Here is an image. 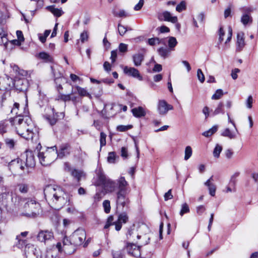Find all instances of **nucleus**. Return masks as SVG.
<instances>
[{"instance_id": "obj_53", "label": "nucleus", "mask_w": 258, "mask_h": 258, "mask_svg": "<svg viewBox=\"0 0 258 258\" xmlns=\"http://www.w3.org/2000/svg\"><path fill=\"white\" fill-rule=\"evenodd\" d=\"M51 71L53 73L55 81L56 79H59L62 76V74H61L59 71L56 72V71L53 68V67H51Z\"/></svg>"}, {"instance_id": "obj_29", "label": "nucleus", "mask_w": 258, "mask_h": 258, "mask_svg": "<svg viewBox=\"0 0 258 258\" xmlns=\"http://www.w3.org/2000/svg\"><path fill=\"white\" fill-rule=\"evenodd\" d=\"M38 56L40 58L44 60L45 62H51L53 60V57L48 53L45 52H40L38 54Z\"/></svg>"}, {"instance_id": "obj_42", "label": "nucleus", "mask_w": 258, "mask_h": 258, "mask_svg": "<svg viewBox=\"0 0 258 258\" xmlns=\"http://www.w3.org/2000/svg\"><path fill=\"white\" fill-rule=\"evenodd\" d=\"M223 104L222 102H220L219 103L217 107L215 109V110L214 111L213 114L214 115L218 114L220 113H224V110L223 109Z\"/></svg>"}, {"instance_id": "obj_23", "label": "nucleus", "mask_w": 258, "mask_h": 258, "mask_svg": "<svg viewBox=\"0 0 258 258\" xmlns=\"http://www.w3.org/2000/svg\"><path fill=\"white\" fill-rule=\"evenodd\" d=\"M213 180V176H212L205 183V185L208 187L209 192L211 196H214L216 192V186L211 183V181Z\"/></svg>"}, {"instance_id": "obj_50", "label": "nucleus", "mask_w": 258, "mask_h": 258, "mask_svg": "<svg viewBox=\"0 0 258 258\" xmlns=\"http://www.w3.org/2000/svg\"><path fill=\"white\" fill-rule=\"evenodd\" d=\"M133 127L132 125H120L117 127V130L119 132H125Z\"/></svg>"}, {"instance_id": "obj_30", "label": "nucleus", "mask_w": 258, "mask_h": 258, "mask_svg": "<svg viewBox=\"0 0 258 258\" xmlns=\"http://www.w3.org/2000/svg\"><path fill=\"white\" fill-rule=\"evenodd\" d=\"M71 175L75 178L77 179V181L80 182L82 177L83 176V172L76 169H74L71 171ZM80 185L79 183L78 185Z\"/></svg>"}, {"instance_id": "obj_58", "label": "nucleus", "mask_w": 258, "mask_h": 258, "mask_svg": "<svg viewBox=\"0 0 258 258\" xmlns=\"http://www.w3.org/2000/svg\"><path fill=\"white\" fill-rule=\"evenodd\" d=\"M225 35V32L224 31L222 27H220L219 30V43H221L223 41V37Z\"/></svg>"}, {"instance_id": "obj_57", "label": "nucleus", "mask_w": 258, "mask_h": 258, "mask_svg": "<svg viewBox=\"0 0 258 258\" xmlns=\"http://www.w3.org/2000/svg\"><path fill=\"white\" fill-rule=\"evenodd\" d=\"M59 98L61 100H63L64 102L71 101L70 94H60L59 95Z\"/></svg>"}, {"instance_id": "obj_62", "label": "nucleus", "mask_w": 258, "mask_h": 258, "mask_svg": "<svg viewBox=\"0 0 258 258\" xmlns=\"http://www.w3.org/2000/svg\"><path fill=\"white\" fill-rule=\"evenodd\" d=\"M239 72H240V70L239 69L236 68V69H234V70H233L232 71L231 74L232 79L234 80H236L238 77L237 74Z\"/></svg>"}, {"instance_id": "obj_61", "label": "nucleus", "mask_w": 258, "mask_h": 258, "mask_svg": "<svg viewBox=\"0 0 258 258\" xmlns=\"http://www.w3.org/2000/svg\"><path fill=\"white\" fill-rule=\"evenodd\" d=\"M88 35L86 31H84L83 33L81 34L80 35V39L82 42H84L85 41L88 40Z\"/></svg>"}, {"instance_id": "obj_13", "label": "nucleus", "mask_w": 258, "mask_h": 258, "mask_svg": "<svg viewBox=\"0 0 258 258\" xmlns=\"http://www.w3.org/2000/svg\"><path fill=\"white\" fill-rule=\"evenodd\" d=\"M158 111L160 115H165L170 110L173 109V106L167 103L164 100H160L158 103Z\"/></svg>"}, {"instance_id": "obj_35", "label": "nucleus", "mask_w": 258, "mask_h": 258, "mask_svg": "<svg viewBox=\"0 0 258 258\" xmlns=\"http://www.w3.org/2000/svg\"><path fill=\"white\" fill-rule=\"evenodd\" d=\"M127 30H132L131 28H127L126 27L120 24H118V32L121 36H123L126 33Z\"/></svg>"}, {"instance_id": "obj_46", "label": "nucleus", "mask_w": 258, "mask_h": 258, "mask_svg": "<svg viewBox=\"0 0 258 258\" xmlns=\"http://www.w3.org/2000/svg\"><path fill=\"white\" fill-rule=\"evenodd\" d=\"M103 206L104 212L106 213H109L110 211V203L109 200H105L103 203Z\"/></svg>"}, {"instance_id": "obj_41", "label": "nucleus", "mask_w": 258, "mask_h": 258, "mask_svg": "<svg viewBox=\"0 0 258 258\" xmlns=\"http://www.w3.org/2000/svg\"><path fill=\"white\" fill-rule=\"evenodd\" d=\"M189 208L186 203H184L181 205V209L180 211V216H183L185 213L189 212Z\"/></svg>"}, {"instance_id": "obj_18", "label": "nucleus", "mask_w": 258, "mask_h": 258, "mask_svg": "<svg viewBox=\"0 0 258 258\" xmlns=\"http://www.w3.org/2000/svg\"><path fill=\"white\" fill-rule=\"evenodd\" d=\"M236 50L240 51L245 46L244 33L240 32L237 34Z\"/></svg>"}, {"instance_id": "obj_17", "label": "nucleus", "mask_w": 258, "mask_h": 258, "mask_svg": "<svg viewBox=\"0 0 258 258\" xmlns=\"http://www.w3.org/2000/svg\"><path fill=\"white\" fill-rule=\"evenodd\" d=\"M127 250L130 254L135 257H138L141 255L140 246L133 243H129L127 245Z\"/></svg>"}, {"instance_id": "obj_63", "label": "nucleus", "mask_w": 258, "mask_h": 258, "mask_svg": "<svg viewBox=\"0 0 258 258\" xmlns=\"http://www.w3.org/2000/svg\"><path fill=\"white\" fill-rule=\"evenodd\" d=\"M117 57V50H112L111 52L110 59L112 63H114Z\"/></svg>"}, {"instance_id": "obj_22", "label": "nucleus", "mask_w": 258, "mask_h": 258, "mask_svg": "<svg viewBox=\"0 0 258 258\" xmlns=\"http://www.w3.org/2000/svg\"><path fill=\"white\" fill-rule=\"evenodd\" d=\"M134 65L136 67L140 66L144 59V56L142 53L135 54L133 56Z\"/></svg>"}, {"instance_id": "obj_14", "label": "nucleus", "mask_w": 258, "mask_h": 258, "mask_svg": "<svg viewBox=\"0 0 258 258\" xmlns=\"http://www.w3.org/2000/svg\"><path fill=\"white\" fill-rule=\"evenodd\" d=\"M71 150V147L69 144H62L59 146L56 155L59 158H63L70 154Z\"/></svg>"}, {"instance_id": "obj_44", "label": "nucleus", "mask_w": 258, "mask_h": 258, "mask_svg": "<svg viewBox=\"0 0 258 258\" xmlns=\"http://www.w3.org/2000/svg\"><path fill=\"white\" fill-rule=\"evenodd\" d=\"M186 8V3L184 1H182L177 5L176 7V11L181 12L183 10H185Z\"/></svg>"}, {"instance_id": "obj_3", "label": "nucleus", "mask_w": 258, "mask_h": 258, "mask_svg": "<svg viewBox=\"0 0 258 258\" xmlns=\"http://www.w3.org/2000/svg\"><path fill=\"white\" fill-rule=\"evenodd\" d=\"M44 194L46 200L55 209L61 208L67 202H70L67 194L56 185H47L44 189Z\"/></svg>"}, {"instance_id": "obj_33", "label": "nucleus", "mask_w": 258, "mask_h": 258, "mask_svg": "<svg viewBox=\"0 0 258 258\" xmlns=\"http://www.w3.org/2000/svg\"><path fill=\"white\" fill-rule=\"evenodd\" d=\"M20 197L18 196L16 194H11L10 199L9 202L10 204L9 206L14 205L16 206L18 205L20 203Z\"/></svg>"}, {"instance_id": "obj_40", "label": "nucleus", "mask_w": 258, "mask_h": 258, "mask_svg": "<svg viewBox=\"0 0 258 258\" xmlns=\"http://www.w3.org/2000/svg\"><path fill=\"white\" fill-rule=\"evenodd\" d=\"M51 31L50 30H46L44 31V35H41L40 34L39 35V40L43 43H45L46 40V38L50 34Z\"/></svg>"}, {"instance_id": "obj_15", "label": "nucleus", "mask_w": 258, "mask_h": 258, "mask_svg": "<svg viewBox=\"0 0 258 258\" xmlns=\"http://www.w3.org/2000/svg\"><path fill=\"white\" fill-rule=\"evenodd\" d=\"M97 180L95 182L96 186H103L109 178L107 177L103 170L101 169L97 171Z\"/></svg>"}, {"instance_id": "obj_16", "label": "nucleus", "mask_w": 258, "mask_h": 258, "mask_svg": "<svg viewBox=\"0 0 258 258\" xmlns=\"http://www.w3.org/2000/svg\"><path fill=\"white\" fill-rule=\"evenodd\" d=\"M128 216L126 213L120 214L118 217L117 221L115 222V228L116 231H119L122 227V223H126L128 221Z\"/></svg>"}, {"instance_id": "obj_51", "label": "nucleus", "mask_w": 258, "mask_h": 258, "mask_svg": "<svg viewBox=\"0 0 258 258\" xmlns=\"http://www.w3.org/2000/svg\"><path fill=\"white\" fill-rule=\"evenodd\" d=\"M19 190L21 193H26L29 189L28 185L25 184H20L18 185Z\"/></svg>"}, {"instance_id": "obj_6", "label": "nucleus", "mask_w": 258, "mask_h": 258, "mask_svg": "<svg viewBox=\"0 0 258 258\" xmlns=\"http://www.w3.org/2000/svg\"><path fill=\"white\" fill-rule=\"evenodd\" d=\"M23 202H25L23 206L25 212L22 213V215L28 217H35L40 207L39 204L32 199H25Z\"/></svg>"}, {"instance_id": "obj_31", "label": "nucleus", "mask_w": 258, "mask_h": 258, "mask_svg": "<svg viewBox=\"0 0 258 258\" xmlns=\"http://www.w3.org/2000/svg\"><path fill=\"white\" fill-rule=\"evenodd\" d=\"M241 22L244 26H246L248 23L252 22V18L248 14H243L241 18Z\"/></svg>"}, {"instance_id": "obj_1", "label": "nucleus", "mask_w": 258, "mask_h": 258, "mask_svg": "<svg viewBox=\"0 0 258 258\" xmlns=\"http://www.w3.org/2000/svg\"><path fill=\"white\" fill-rule=\"evenodd\" d=\"M102 186L107 192H116L117 207L127 206L130 202L127 197L128 183L124 177L120 176L116 180L109 178Z\"/></svg>"}, {"instance_id": "obj_54", "label": "nucleus", "mask_w": 258, "mask_h": 258, "mask_svg": "<svg viewBox=\"0 0 258 258\" xmlns=\"http://www.w3.org/2000/svg\"><path fill=\"white\" fill-rule=\"evenodd\" d=\"M19 106H20L19 104L18 103L16 102L14 104V107L11 110V112L18 115L17 117L18 118L19 117V115L20 114V113L19 114V112H18Z\"/></svg>"}, {"instance_id": "obj_5", "label": "nucleus", "mask_w": 258, "mask_h": 258, "mask_svg": "<svg viewBox=\"0 0 258 258\" xmlns=\"http://www.w3.org/2000/svg\"><path fill=\"white\" fill-rule=\"evenodd\" d=\"M57 150L56 146L47 148L45 151L39 152L38 157L40 163L43 166H46L50 165L56 159Z\"/></svg>"}, {"instance_id": "obj_56", "label": "nucleus", "mask_w": 258, "mask_h": 258, "mask_svg": "<svg viewBox=\"0 0 258 258\" xmlns=\"http://www.w3.org/2000/svg\"><path fill=\"white\" fill-rule=\"evenodd\" d=\"M118 49L121 52H125L127 51V45L123 43L119 44Z\"/></svg>"}, {"instance_id": "obj_2", "label": "nucleus", "mask_w": 258, "mask_h": 258, "mask_svg": "<svg viewBox=\"0 0 258 258\" xmlns=\"http://www.w3.org/2000/svg\"><path fill=\"white\" fill-rule=\"evenodd\" d=\"M86 232L83 229H78L75 231L69 238L64 237L62 242H57L56 248L59 252H64L71 254L76 249V246L81 245L86 239Z\"/></svg>"}, {"instance_id": "obj_12", "label": "nucleus", "mask_w": 258, "mask_h": 258, "mask_svg": "<svg viewBox=\"0 0 258 258\" xmlns=\"http://www.w3.org/2000/svg\"><path fill=\"white\" fill-rule=\"evenodd\" d=\"M123 73L129 77L137 79L140 81L143 80V77L139 71L135 68L124 66L123 68Z\"/></svg>"}, {"instance_id": "obj_34", "label": "nucleus", "mask_w": 258, "mask_h": 258, "mask_svg": "<svg viewBox=\"0 0 258 258\" xmlns=\"http://www.w3.org/2000/svg\"><path fill=\"white\" fill-rule=\"evenodd\" d=\"M168 46L171 50H173V48L175 47V46L177 44V40L176 38L174 37H169L168 41Z\"/></svg>"}, {"instance_id": "obj_59", "label": "nucleus", "mask_w": 258, "mask_h": 258, "mask_svg": "<svg viewBox=\"0 0 258 258\" xmlns=\"http://www.w3.org/2000/svg\"><path fill=\"white\" fill-rule=\"evenodd\" d=\"M144 4V0H140L139 3L135 5L134 7V10L135 11H139L142 9Z\"/></svg>"}, {"instance_id": "obj_25", "label": "nucleus", "mask_w": 258, "mask_h": 258, "mask_svg": "<svg viewBox=\"0 0 258 258\" xmlns=\"http://www.w3.org/2000/svg\"><path fill=\"white\" fill-rule=\"evenodd\" d=\"M11 194L9 192L2 193L0 195V199L2 200V204L5 206H9L10 204L9 201L10 199Z\"/></svg>"}, {"instance_id": "obj_37", "label": "nucleus", "mask_w": 258, "mask_h": 258, "mask_svg": "<svg viewBox=\"0 0 258 258\" xmlns=\"http://www.w3.org/2000/svg\"><path fill=\"white\" fill-rule=\"evenodd\" d=\"M222 150V147L218 144H217L213 151V156L215 158H219L220 153Z\"/></svg>"}, {"instance_id": "obj_4", "label": "nucleus", "mask_w": 258, "mask_h": 258, "mask_svg": "<svg viewBox=\"0 0 258 258\" xmlns=\"http://www.w3.org/2000/svg\"><path fill=\"white\" fill-rule=\"evenodd\" d=\"M19 117H15L13 120L17 134L26 140L32 139L33 133L30 126L32 123L31 118L27 115H21V113Z\"/></svg>"}, {"instance_id": "obj_39", "label": "nucleus", "mask_w": 258, "mask_h": 258, "mask_svg": "<svg viewBox=\"0 0 258 258\" xmlns=\"http://www.w3.org/2000/svg\"><path fill=\"white\" fill-rule=\"evenodd\" d=\"M16 239L18 240V242L16 243L15 245L17 247L21 248L26 244V240L21 239L20 238V235H17Z\"/></svg>"}, {"instance_id": "obj_49", "label": "nucleus", "mask_w": 258, "mask_h": 258, "mask_svg": "<svg viewBox=\"0 0 258 258\" xmlns=\"http://www.w3.org/2000/svg\"><path fill=\"white\" fill-rule=\"evenodd\" d=\"M161 43V40L157 37L152 38L148 39V44L150 45L153 46L155 44H159Z\"/></svg>"}, {"instance_id": "obj_11", "label": "nucleus", "mask_w": 258, "mask_h": 258, "mask_svg": "<svg viewBox=\"0 0 258 258\" xmlns=\"http://www.w3.org/2000/svg\"><path fill=\"white\" fill-rule=\"evenodd\" d=\"M157 18L161 21H167L172 23H176L178 20L176 16H172L168 11L159 13L157 14Z\"/></svg>"}, {"instance_id": "obj_20", "label": "nucleus", "mask_w": 258, "mask_h": 258, "mask_svg": "<svg viewBox=\"0 0 258 258\" xmlns=\"http://www.w3.org/2000/svg\"><path fill=\"white\" fill-rule=\"evenodd\" d=\"M126 237L129 241L134 242L140 238L141 236L138 235L134 229H129L126 234Z\"/></svg>"}, {"instance_id": "obj_7", "label": "nucleus", "mask_w": 258, "mask_h": 258, "mask_svg": "<svg viewBox=\"0 0 258 258\" xmlns=\"http://www.w3.org/2000/svg\"><path fill=\"white\" fill-rule=\"evenodd\" d=\"M22 158H17L12 160L8 164L9 170L12 173L16 174H27Z\"/></svg>"}, {"instance_id": "obj_36", "label": "nucleus", "mask_w": 258, "mask_h": 258, "mask_svg": "<svg viewBox=\"0 0 258 258\" xmlns=\"http://www.w3.org/2000/svg\"><path fill=\"white\" fill-rule=\"evenodd\" d=\"M239 172H235L234 173L231 177L230 180L229 182V185L231 186L235 187L236 183V178L239 175Z\"/></svg>"}, {"instance_id": "obj_43", "label": "nucleus", "mask_w": 258, "mask_h": 258, "mask_svg": "<svg viewBox=\"0 0 258 258\" xmlns=\"http://www.w3.org/2000/svg\"><path fill=\"white\" fill-rule=\"evenodd\" d=\"M223 95V92L222 90L218 89L216 90L215 94L213 95L212 96V99L214 100H218Z\"/></svg>"}, {"instance_id": "obj_60", "label": "nucleus", "mask_w": 258, "mask_h": 258, "mask_svg": "<svg viewBox=\"0 0 258 258\" xmlns=\"http://www.w3.org/2000/svg\"><path fill=\"white\" fill-rule=\"evenodd\" d=\"M172 189H169L167 192H166L164 196V200L167 201L168 200L171 199L173 198V196L171 193Z\"/></svg>"}, {"instance_id": "obj_55", "label": "nucleus", "mask_w": 258, "mask_h": 258, "mask_svg": "<svg viewBox=\"0 0 258 258\" xmlns=\"http://www.w3.org/2000/svg\"><path fill=\"white\" fill-rule=\"evenodd\" d=\"M253 103V98L251 95H249L246 101V105L247 108L250 109L252 108Z\"/></svg>"}, {"instance_id": "obj_28", "label": "nucleus", "mask_w": 258, "mask_h": 258, "mask_svg": "<svg viewBox=\"0 0 258 258\" xmlns=\"http://www.w3.org/2000/svg\"><path fill=\"white\" fill-rule=\"evenodd\" d=\"M171 51L169 48L163 47L158 49L159 54L164 58H166L169 55Z\"/></svg>"}, {"instance_id": "obj_21", "label": "nucleus", "mask_w": 258, "mask_h": 258, "mask_svg": "<svg viewBox=\"0 0 258 258\" xmlns=\"http://www.w3.org/2000/svg\"><path fill=\"white\" fill-rule=\"evenodd\" d=\"M132 112L134 116L136 117H141L146 115V112L144 109L141 106L132 109Z\"/></svg>"}, {"instance_id": "obj_9", "label": "nucleus", "mask_w": 258, "mask_h": 258, "mask_svg": "<svg viewBox=\"0 0 258 258\" xmlns=\"http://www.w3.org/2000/svg\"><path fill=\"white\" fill-rule=\"evenodd\" d=\"M21 158L24 163L25 173L28 174L35 165L34 156L32 152H27L26 154L21 156Z\"/></svg>"}, {"instance_id": "obj_8", "label": "nucleus", "mask_w": 258, "mask_h": 258, "mask_svg": "<svg viewBox=\"0 0 258 258\" xmlns=\"http://www.w3.org/2000/svg\"><path fill=\"white\" fill-rule=\"evenodd\" d=\"M36 239L45 245H49L54 239V232L52 230H40L36 236Z\"/></svg>"}, {"instance_id": "obj_64", "label": "nucleus", "mask_w": 258, "mask_h": 258, "mask_svg": "<svg viewBox=\"0 0 258 258\" xmlns=\"http://www.w3.org/2000/svg\"><path fill=\"white\" fill-rule=\"evenodd\" d=\"M205 210L206 208L203 205H201L197 207V213L200 215H202Z\"/></svg>"}, {"instance_id": "obj_26", "label": "nucleus", "mask_w": 258, "mask_h": 258, "mask_svg": "<svg viewBox=\"0 0 258 258\" xmlns=\"http://www.w3.org/2000/svg\"><path fill=\"white\" fill-rule=\"evenodd\" d=\"M46 9L57 17H60L63 13L61 9L55 8L53 6H47Z\"/></svg>"}, {"instance_id": "obj_27", "label": "nucleus", "mask_w": 258, "mask_h": 258, "mask_svg": "<svg viewBox=\"0 0 258 258\" xmlns=\"http://www.w3.org/2000/svg\"><path fill=\"white\" fill-rule=\"evenodd\" d=\"M74 88L77 90L78 94L81 96H86L90 98L92 97L91 94L87 92L86 89L82 88L79 86H75Z\"/></svg>"}, {"instance_id": "obj_45", "label": "nucleus", "mask_w": 258, "mask_h": 258, "mask_svg": "<svg viewBox=\"0 0 258 258\" xmlns=\"http://www.w3.org/2000/svg\"><path fill=\"white\" fill-rule=\"evenodd\" d=\"M5 141L6 145L9 148L12 149L14 147L16 142L13 139L7 138L5 139Z\"/></svg>"}, {"instance_id": "obj_19", "label": "nucleus", "mask_w": 258, "mask_h": 258, "mask_svg": "<svg viewBox=\"0 0 258 258\" xmlns=\"http://www.w3.org/2000/svg\"><path fill=\"white\" fill-rule=\"evenodd\" d=\"M51 110L53 112V116H51L50 115H44V117L51 126H53L54 124H55L57 121V119L56 117L58 116V113H55L54 114V109L52 108Z\"/></svg>"}, {"instance_id": "obj_47", "label": "nucleus", "mask_w": 258, "mask_h": 258, "mask_svg": "<svg viewBox=\"0 0 258 258\" xmlns=\"http://www.w3.org/2000/svg\"><path fill=\"white\" fill-rule=\"evenodd\" d=\"M115 153L114 152H109L107 157V161L110 163H114L115 161Z\"/></svg>"}, {"instance_id": "obj_24", "label": "nucleus", "mask_w": 258, "mask_h": 258, "mask_svg": "<svg viewBox=\"0 0 258 258\" xmlns=\"http://www.w3.org/2000/svg\"><path fill=\"white\" fill-rule=\"evenodd\" d=\"M11 67L13 69L14 72L15 73L16 76H26L27 74L26 71L21 70L19 67L15 64H11Z\"/></svg>"}, {"instance_id": "obj_32", "label": "nucleus", "mask_w": 258, "mask_h": 258, "mask_svg": "<svg viewBox=\"0 0 258 258\" xmlns=\"http://www.w3.org/2000/svg\"><path fill=\"white\" fill-rule=\"evenodd\" d=\"M221 136L227 137L230 139L236 138V135L235 133L231 132L228 128H225L221 133Z\"/></svg>"}, {"instance_id": "obj_52", "label": "nucleus", "mask_w": 258, "mask_h": 258, "mask_svg": "<svg viewBox=\"0 0 258 258\" xmlns=\"http://www.w3.org/2000/svg\"><path fill=\"white\" fill-rule=\"evenodd\" d=\"M197 77L201 83H203L205 81V76L200 69L197 70Z\"/></svg>"}, {"instance_id": "obj_38", "label": "nucleus", "mask_w": 258, "mask_h": 258, "mask_svg": "<svg viewBox=\"0 0 258 258\" xmlns=\"http://www.w3.org/2000/svg\"><path fill=\"white\" fill-rule=\"evenodd\" d=\"M192 149L190 146H187L185 149L184 160H187L192 155Z\"/></svg>"}, {"instance_id": "obj_48", "label": "nucleus", "mask_w": 258, "mask_h": 258, "mask_svg": "<svg viewBox=\"0 0 258 258\" xmlns=\"http://www.w3.org/2000/svg\"><path fill=\"white\" fill-rule=\"evenodd\" d=\"M106 135L103 132H101L100 138V148L106 145Z\"/></svg>"}, {"instance_id": "obj_10", "label": "nucleus", "mask_w": 258, "mask_h": 258, "mask_svg": "<svg viewBox=\"0 0 258 258\" xmlns=\"http://www.w3.org/2000/svg\"><path fill=\"white\" fill-rule=\"evenodd\" d=\"M7 81L8 82L10 81L12 83V85L10 84L9 85L10 88L14 87L20 92H24L26 91L27 89L28 81L25 79L19 78L13 80L12 78H7Z\"/></svg>"}]
</instances>
